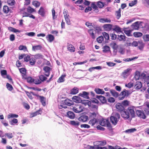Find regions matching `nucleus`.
I'll return each mask as SVG.
<instances>
[{
	"instance_id": "nucleus-1",
	"label": "nucleus",
	"mask_w": 149,
	"mask_h": 149,
	"mask_svg": "<svg viewBox=\"0 0 149 149\" xmlns=\"http://www.w3.org/2000/svg\"><path fill=\"white\" fill-rule=\"evenodd\" d=\"M120 117V115L118 113H116L112 114V115L110 117L111 122L113 125H116Z\"/></svg>"
},
{
	"instance_id": "nucleus-2",
	"label": "nucleus",
	"mask_w": 149,
	"mask_h": 149,
	"mask_svg": "<svg viewBox=\"0 0 149 149\" xmlns=\"http://www.w3.org/2000/svg\"><path fill=\"white\" fill-rule=\"evenodd\" d=\"M131 93L130 91L124 89L119 95L118 99L119 100H123L125 97L129 96Z\"/></svg>"
},
{
	"instance_id": "nucleus-3",
	"label": "nucleus",
	"mask_w": 149,
	"mask_h": 149,
	"mask_svg": "<svg viewBox=\"0 0 149 149\" xmlns=\"http://www.w3.org/2000/svg\"><path fill=\"white\" fill-rule=\"evenodd\" d=\"M100 125L102 126H107L109 128H111V126L108 119L102 118L101 119L99 122Z\"/></svg>"
},
{
	"instance_id": "nucleus-4",
	"label": "nucleus",
	"mask_w": 149,
	"mask_h": 149,
	"mask_svg": "<svg viewBox=\"0 0 149 149\" xmlns=\"http://www.w3.org/2000/svg\"><path fill=\"white\" fill-rule=\"evenodd\" d=\"M126 111L129 113L132 118H134L135 116V111L136 108L134 106L129 107L128 108Z\"/></svg>"
},
{
	"instance_id": "nucleus-5",
	"label": "nucleus",
	"mask_w": 149,
	"mask_h": 149,
	"mask_svg": "<svg viewBox=\"0 0 149 149\" xmlns=\"http://www.w3.org/2000/svg\"><path fill=\"white\" fill-rule=\"evenodd\" d=\"M83 107L80 104H76L73 107V111L76 113H79L83 111Z\"/></svg>"
},
{
	"instance_id": "nucleus-6",
	"label": "nucleus",
	"mask_w": 149,
	"mask_h": 149,
	"mask_svg": "<svg viewBox=\"0 0 149 149\" xmlns=\"http://www.w3.org/2000/svg\"><path fill=\"white\" fill-rule=\"evenodd\" d=\"M136 113L137 115L141 118L145 119L146 118V116L143 111L137 110L136 111Z\"/></svg>"
},
{
	"instance_id": "nucleus-7",
	"label": "nucleus",
	"mask_w": 149,
	"mask_h": 149,
	"mask_svg": "<svg viewBox=\"0 0 149 149\" xmlns=\"http://www.w3.org/2000/svg\"><path fill=\"white\" fill-rule=\"evenodd\" d=\"M116 107L117 111L120 112V113L125 110L124 107L122 104L120 103H118L116 104Z\"/></svg>"
},
{
	"instance_id": "nucleus-8",
	"label": "nucleus",
	"mask_w": 149,
	"mask_h": 149,
	"mask_svg": "<svg viewBox=\"0 0 149 149\" xmlns=\"http://www.w3.org/2000/svg\"><path fill=\"white\" fill-rule=\"evenodd\" d=\"M89 93L88 92L84 91L82 93H80L79 95L84 98L89 99L90 98L89 97Z\"/></svg>"
},
{
	"instance_id": "nucleus-9",
	"label": "nucleus",
	"mask_w": 149,
	"mask_h": 149,
	"mask_svg": "<svg viewBox=\"0 0 149 149\" xmlns=\"http://www.w3.org/2000/svg\"><path fill=\"white\" fill-rule=\"evenodd\" d=\"M112 25L110 24H105L103 26V28L104 31H109L112 29Z\"/></svg>"
},
{
	"instance_id": "nucleus-10",
	"label": "nucleus",
	"mask_w": 149,
	"mask_h": 149,
	"mask_svg": "<svg viewBox=\"0 0 149 149\" xmlns=\"http://www.w3.org/2000/svg\"><path fill=\"white\" fill-rule=\"evenodd\" d=\"M121 116L122 117L126 119H128L130 117L129 113L127 111L125 110L120 113Z\"/></svg>"
},
{
	"instance_id": "nucleus-11",
	"label": "nucleus",
	"mask_w": 149,
	"mask_h": 149,
	"mask_svg": "<svg viewBox=\"0 0 149 149\" xmlns=\"http://www.w3.org/2000/svg\"><path fill=\"white\" fill-rule=\"evenodd\" d=\"M45 72V75L47 77H48L50 74V71L51 70V68L48 66H45L43 68Z\"/></svg>"
},
{
	"instance_id": "nucleus-12",
	"label": "nucleus",
	"mask_w": 149,
	"mask_h": 149,
	"mask_svg": "<svg viewBox=\"0 0 149 149\" xmlns=\"http://www.w3.org/2000/svg\"><path fill=\"white\" fill-rule=\"evenodd\" d=\"M131 70V69L129 68L125 70L122 73V76L125 78H127V77L130 74V71Z\"/></svg>"
},
{
	"instance_id": "nucleus-13",
	"label": "nucleus",
	"mask_w": 149,
	"mask_h": 149,
	"mask_svg": "<svg viewBox=\"0 0 149 149\" xmlns=\"http://www.w3.org/2000/svg\"><path fill=\"white\" fill-rule=\"evenodd\" d=\"M88 119V116L85 115L81 116L78 119L79 121L83 122L87 121Z\"/></svg>"
},
{
	"instance_id": "nucleus-14",
	"label": "nucleus",
	"mask_w": 149,
	"mask_h": 149,
	"mask_svg": "<svg viewBox=\"0 0 149 149\" xmlns=\"http://www.w3.org/2000/svg\"><path fill=\"white\" fill-rule=\"evenodd\" d=\"M20 72L22 74V78H26L27 76L26 70L25 68H22L19 69Z\"/></svg>"
},
{
	"instance_id": "nucleus-15",
	"label": "nucleus",
	"mask_w": 149,
	"mask_h": 149,
	"mask_svg": "<svg viewBox=\"0 0 149 149\" xmlns=\"http://www.w3.org/2000/svg\"><path fill=\"white\" fill-rule=\"evenodd\" d=\"M96 98L99 99L102 104L107 103V100L106 98L102 95H97Z\"/></svg>"
},
{
	"instance_id": "nucleus-16",
	"label": "nucleus",
	"mask_w": 149,
	"mask_h": 149,
	"mask_svg": "<svg viewBox=\"0 0 149 149\" xmlns=\"http://www.w3.org/2000/svg\"><path fill=\"white\" fill-rule=\"evenodd\" d=\"M140 24L139 22H136L132 24L131 27L132 29L135 30H137L140 28Z\"/></svg>"
},
{
	"instance_id": "nucleus-17",
	"label": "nucleus",
	"mask_w": 149,
	"mask_h": 149,
	"mask_svg": "<svg viewBox=\"0 0 149 149\" xmlns=\"http://www.w3.org/2000/svg\"><path fill=\"white\" fill-rule=\"evenodd\" d=\"M38 13L42 17H44L45 15V10L42 7H41L38 11Z\"/></svg>"
},
{
	"instance_id": "nucleus-18",
	"label": "nucleus",
	"mask_w": 149,
	"mask_h": 149,
	"mask_svg": "<svg viewBox=\"0 0 149 149\" xmlns=\"http://www.w3.org/2000/svg\"><path fill=\"white\" fill-rule=\"evenodd\" d=\"M67 48L68 50L70 52H74L75 51V48L71 44L68 43L67 44Z\"/></svg>"
},
{
	"instance_id": "nucleus-19",
	"label": "nucleus",
	"mask_w": 149,
	"mask_h": 149,
	"mask_svg": "<svg viewBox=\"0 0 149 149\" xmlns=\"http://www.w3.org/2000/svg\"><path fill=\"white\" fill-rule=\"evenodd\" d=\"M46 38L47 40L49 42H51L53 41L54 40V36L51 34L47 35Z\"/></svg>"
},
{
	"instance_id": "nucleus-20",
	"label": "nucleus",
	"mask_w": 149,
	"mask_h": 149,
	"mask_svg": "<svg viewBox=\"0 0 149 149\" xmlns=\"http://www.w3.org/2000/svg\"><path fill=\"white\" fill-rule=\"evenodd\" d=\"M73 100L76 103H79L81 102L82 100L81 98L79 96H74L72 98Z\"/></svg>"
},
{
	"instance_id": "nucleus-21",
	"label": "nucleus",
	"mask_w": 149,
	"mask_h": 149,
	"mask_svg": "<svg viewBox=\"0 0 149 149\" xmlns=\"http://www.w3.org/2000/svg\"><path fill=\"white\" fill-rule=\"evenodd\" d=\"M3 12L5 14H8L9 12H12L11 10L9 8V7L6 5L4 6H3Z\"/></svg>"
},
{
	"instance_id": "nucleus-22",
	"label": "nucleus",
	"mask_w": 149,
	"mask_h": 149,
	"mask_svg": "<svg viewBox=\"0 0 149 149\" xmlns=\"http://www.w3.org/2000/svg\"><path fill=\"white\" fill-rule=\"evenodd\" d=\"M67 116L70 119H73L75 118V115L73 112L69 111L67 113Z\"/></svg>"
},
{
	"instance_id": "nucleus-23",
	"label": "nucleus",
	"mask_w": 149,
	"mask_h": 149,
	"mask_svg": "<svg viewBox=\"0 0 149 149\" xmlns=\"http://www.w3.org/2000/svg\"><path fill=\"white\" fill-rule=\"evenodd\" d=\"M70 123L72 125L75 127H78L80 125V123L79 121L77 120H71L70 121Z\"/></svg>"
},
{
	"instance_id": "nucleus-24",
	"label": "nucleus",
	"mask_w": 149,
	"mask_h": 149,
	"mask_svg": "<svg viewBox=\"0 0 149 149\" xmlns=\"http://www.w3.org/2000/svg\"><path fill=\"white\" fill-rule=\"evenodd\" d=\"M99 21L100 22L103 23H110L111 22L110 19L107 18H100L99 19Z\"/></svg>"
},
{
	"instance_id": "nucleus-25",
	"label": "nucleus",
	"mask_w": 149,
	"mask_h": 149,
	"mask_svg": "<svg viewBox=\"0 0 149 149\" xmlns=\"http://www.w3.org/2000/svg\"><path fill=\"white\" fill-rule=\"evenodd\" d=\"M38 99L40 100V101L42 103V104L43 106L45 105L46 104L45 102V98L43 96H41L39 95L38 97Z\"/></svg>"
},
{
	"instance_id": "nucleus-26",
	"label": "nucleus",
	"mask_w": 149,
	"mask_h": 149,
	"mask_svg": "<svg viewBox=\"0 0 149 149\" xmlns=\"http://www.w3.org/2000/svg\"><path fill=\"white\" fill-rule=\"evenodd\" d=\"M142 86V84L141 82L137 81L134 87L136 89H139Z\"/></svg>"
},
{
	"instance_id": "nucleus-27",
	"label": "nucleus",
	"mask_w": 149,
	"mask_h": 149,
	"mask_svg": "<svg viewBox=\"0 0 149 149\" xmlns=\"http://www.w3.org/2000/svg\"><path fill=\"white\" fill-rule=\"evenodd\" d=\"M110 91L111 93V94L114 97H117L118 96L119 97V95L118 93L116 91L113 89H111Z\"/></svg>"
},
{
	"instance_id": "nucleus-28",
	"label": "nucleus",
	"mask_w": 149,
	"mask_h": 149,
	"mask_svg": "<svg viewBox=\"0 0 149 149\" xmlns=\"http://www.w3.org/2000/svg\"><path fill=\"white\" fill-rule=\"evenodd\" d=\"M95 92L97 94H103L104 93V91L103 89L99 88H95L94 90Z\"/></svg>"
},
{
	"instance_id": "nucleus-29",
	"label": "nucleus",
	"mask_w": 149,
	"mask_h": 149,
	"mask_svg": "<svg viewBox=\"0 0 149 149\" xmlns=\"http://www.w3.org/2000/svg\"><path fill=\"white\" fill-rule=\"evenodd\" d=\"M79 92V89L77 87H74L71 90L70 93L72 94L75 95Z\"/></svg>"
},
{
	"instance_id": "nucleus-30",
	"label": "nucleus",
	"mask_w": 149,
	"mask_h": 149,
	"mask_svg": "<svg viewBox=\"0 0 149 149\" xmlns=\"http://www.w3.org/2000/svg\"><path fill=\"white\" fill-rule=\"evenodd\" d=\"M97 122L96 118H93L91 119L89 121L88 123L91 126L94 125Z\"/></svg>"
},
{
	"instance_id": "nucleus-31",
	"label": "nucleus",
	"mask_w": 149,
	"mask_h": 149,
	"mask_svg": "<svg viewBox=\"0 0 149 149\" xmlns=\"http://www.w3.org/2000/svg\"><path fill=\"white\" fill-rule=\"evenodd\" d=\"M81 102L85 105H88L89 107L91 106V102L88 100H82Z\"/></svg>"
},
{
	"instance_id": "nucleus-32",
	"label": "nucleus",
	"mask_w": 149,
	"mask_h": 149,
	"mask_svg": "<svg viewBox=\"0 0 149 149\" xmlns=\"http://www.w3.org/2000/svg\"><path fill=\"white\" fill-rule=\"evenodd\" d=\"M71 102H72V100L67 99L64 101L63 103L65 105L70 106L72 104L71 103Z\"/></svg>"
},
{
	"instance_id": "nucleus-33",
	"label": "nucleus",
	"mask_w": 149,
	"mask_h": 149,
	"mask_svg": "<svg viewBox=\"0 0 149 149\" xmlns=\"http://www.w3.org/2000/svg\"><path fill=\"white\" fill-rule=\"evenodd\" d=\"M113 31H115L117 33H119L122 32L121 29L118 26L116 25L112 29Z\"/></svg>"
},
{
	"instance_id": "nucleus-34",
	"label": "nucleus",
	"mask_w": 149,
	"mask_h": 149,
	"mask_svg": "<svg viewBox=\"0 0 149 149\" xmlns=\"http://www.w3.org/2000/svg\"><path fill=\"white\" fill-rule=\"evenodd\" d=\"M91 7L95 9L96 12H98V10L97 9V7L95 2H93L91 4Z\"/></svg>"
},
{
	"instance_id": "nucleus-35",
	"label": "nucleus",
	"mask_w": 149,
	"mask_h": 149,
	"mask_svg": "<svg viewBox=\"0 0 149 149\" xmlns=\"http://www.w3.org/2000/svg\"><path fill=\"white\" fill-rule=\"evenodd\" d=\"M18 117V116L15 113H10L7 116V118L8 119H10L12 118H17Z\"/></svg>"
},
{
	"instance_id": "nucleus-36",
	"label": "nucleus",
	"mask_w": 149,
	"mask_h": 149,
	"mask_svg": "<svg viewBox=\"0 0 149 149\" xmlns=\"http://www.w3.org/2000/svg\"><path fill=\"white\" fill-rule=\"evenodd\" d=\"M18 49L20 50H23L24 52H28L27 47L25 46L20 45L18 47Z\"/></svg>"
},
{
	"instance_id": "nucleus-37",
	"label": "nucleus",
	"mask_w": 149,
	"mask_h": 149,
	"mask_svg": "<svg viewBox=\"0 0 149 149\" xmlns=\"http://www.w3.org/2000/svg\"><path fill=\"white\" fill-rule=\"evenodd\" d=\"M143 30V31H146L149 30V24L148 23H145L143 26L142 27Z\"/></svg>"
},
{
	"instance_id": "nucleus-38",
	"label": "nucleus",
	"mask_w": 149,
	"mask_h": 149,
	"mask_svg": "<svg viewBox=\"0 0 149 149\" xmlns=\"http://www.w3.org/2000/svg\"><path fill=\"white\" fill-rule=\"evenodd\" d=\"M42 48V47L40 45L34 46L32 47V50L34 51L40 50Z\"/></svg>"
},
{
	"instance_id": "nucleus-39",
	"label": "nucleus",
	"mask_w": 149,
	"mask_h": 149,
	"mask_svg": "<svg viewBox=\"0 0 149 149\" xmlns=\"http://www.w3.org/2000/svg\"><path fill=\"white\" fill-rule=\"evenodd\" d=\"M121 11L120 8H119L118 11L116 12V15L117 19H119L121 17Z\"/></svg>"
},
{
	"instance_id": "nucleus-40",
	"label": "nucleus",
	"mask_w": 149,
	"mask_h": 149,
	"mask_svg": "<svg viewBox=\"0 0 149 149\" xmlns=\"http://www.w3.org/2000/svg\"><path fill=\"white\" fill-rule=\"evenodd\" d=\"M32 3L33 5L36 7H39L40 4V3L37 1H33Z\"/></svg>"
},
{
	"instance_id": "nucleus-41",
	"label": "nucleus",
	"mask_w": 149,
	"mask_h": 149,
	"mask_svg": "<svg viewBox=\"0 0 149 149\" xmlns=\"http://www.w3.org/2000/svg\"><path fill=\"white\" fill-rule=\"evenodd\" d=\"M103 49V52L104 53H107L110 51V48L107 46H104Z\"/></svg>"
},
{
	"instance_id": "nucleus-42",
	"label": "nucleus",
	"mask_w": 149,
	"mask_h": 149,
	"mask_svg": "<svg viewBox=\"0 0 149 149\" xmlns=\"http://www.w3.org/2000/svg\"><path fill=\"white\" fill-rule=\"evenodd\" d=\"M40 111L38 110L36 112L31 113L30 115V117L32 118L35 116L37 115H38L39 114H41V113H40Z\"/></svg>"
},
{
	"instance_id": "nucleus-43",
	"label": "nucleus",
	"mask_w": 149,
	"mask_h": 149,
	"mask_svg": "<svg viewBox=\"0 0 149 149\" xmlns=\"http://www.w3.org/2000/svg\"><path fill=\"white\" fill-rule=\"evenodd\" d=\"M138 45L139 49L141 50H142L144 47V44L142 41H139Z\"/></svg>"
},
{
	"instance_id": "nucleus-44",
	"label": "nucleus",
	"mask_w": 149,
	"mask_h": 149,
	"mask_svg": "<svg viewBox=\"0 0 149 149\" xmlns=\"http://www.w3.org/2000/svg\"><path fill=\"white\" fill-rule=\"evenodd\" d=\"M24 78L25 79H26L27 82L29 83H33L34 79L33 78L31 77H27V76H26V78Z\"/></svg>"
},
{
	"instance_id": "nucleus-45",
	"label": "nucleus",
	"mask_w": 149,
	"mask_h": 149,
	"mask_svg": "<svg viewBox=\"0 0 149 149\" xmlns=\"http://www.w3.org/2000/svg\"><path fill=\"white\" fill-rule=\"evenodd\" d=\"M8 30L10 31L13 32L14 33L16 32H19L20 33V31L12 27H10L8 28Z\"/></svg>"
},
{
	"instance_id": "nucleus-46",
	"label": "nucleus",
	"mask_w": 149,
	"mask_h": 149,
	"mask_svg": "<svg viewBox=\"0 0 149 149\" xmlns=\"http://www.w3.org/2000/svg\"><path fill=\"white\" fill-rule=\"evenodd\" d=\"M65 77V75H61L58 79L57 82L58 83H61L64 81V78Z\"/></svg>"
},
{
	"instance_id": "nucleus-47",
	"label": "nucleus",
	"mask_w": 149,
	"mask_h": 149,
	"mask_svg": "<svg viewBox=\"0 0 149 149\" xmlns=\"http://www.w3.org/2000/svg\"><path fill=\"white\" fill-rule=\"evenodd\" d=\"M18 122V120L15 118H14L11 120L9 121V123L11 125H14L15 124H17Z\"/></svg>"
},
{
	"instance_id": "nucleus-48",
	"label": "nucleus",
	"mask_w": 149,
	"mask_h": 149,
	"mask_svg": "<svg viewBox=\"0 0 149 149\" xmlns=\"http://www.w3.org/2000/svg\"><path fill=\"white\" fill-rule=\"evenodd\" d=\"M39 78L40 80L41 81V83L45 81L47 78L43 75H41L39 76Z\"/></svg>"
},
{
	"instance_id": "nucleus-49",
	"label": "nucleus",
	"mask_w": 149,
	"mask_h": 149,
	"mask_svg": "<svg viewBox=\"0 0 149 149\" xmlns=\"http://www.w3.org/2000/svg\"><path fill=\"white\" fill-rule=\"evenodd\" d=\"M35 58L36 59H42L44 56L42 54H38L35 55Z\"/></svg>"
},
{
	"instance_id": "nucleus-50",
	"label": "nucleus",
	"mask_w": 149,
	"mask_h": 149,
	"mask_svg": "<svg viewBox=\"0 0 149 149\" xmlns=\"http://www.w3.org/2000/svg\"><path fill=\"white\" fill-rule=\"evenodd\" d=\"M30 64L31 65H34L36 63V60L35 58H30L29 61Z\"/></svg>"
},
{
	"instance_id": "nucleus-51",
	"label": "nucleus",
	"mask_w": 149,
	"mask_h": 149,
	"mask_svg": "<svg viewBox=\"0 0 149 149\" xmlns=\"http://www.w3.org/2000/svg\"><path fill=\"white\" fill-rule=\"evenodd\" d=\"M133 35L135 37H139L142 36L143 34L139 32H135L133 33Z\"/></svg>"
},
{
	"instance_id": "nucleus-52",
	"label": "nucleus",
	"mask_w": 149,
	"mask_h": 149,
	"mask_svg": "<svg viewBox=\"0 0 149 149\" xmlns=\"http://www.w3.org/2000/svg\"><path fill=\"white\" fill-rule=\"evenodd\" d=\"M102 35L106 40H107L109 39V36L108 33L104 32L102 33Z\"/></svg>"
},
{
	"instance_id": "nucleus-53",
	"label": "nucleus",
	"mask_w": 149,
	"mask_h": 149,
	"mask_svg": "<svg viewBox=\"0 0 149 149\" xmlns=\"http://www.w3.org/2000/svg\"><path fill=\"white\" fill-rule=\"evenodd\" d=\"M27 11L29 13H32L35 11V10L31 6H29L27 9Z\"/></svg>"
},
{
	"instance_id": "nucleus-54",
	"label": "nucleus",
	"mask_w": 149,
	"mask_h": 149,
	"mask_svg": "<svg viewBox=\"0 0 149 149\" xmlns=\"http://www.w3.org/2000/svg\"><path fill=\"white\" fill-rule=\"evenodd\" d=\"M136 130L134 128H133L131 129H128L126 130L125 132L127 133H131L134 132L135 131H136Z\"/></svg>"
},
{
	"instance_id": "nucleus-55",
	"label": "nucleus",
	"mask_w": 149,
	"mask_h": 149,
	"mask_svg": "<svg viewBox=\"0 0 149 149\" xmlns=\"http://www.w3.org/2000/svg\"><path fill=\"white\" fill-rule=\"evenodd\" d=\"M104 40L103 37L102 36H99L97 39V40L99 43H101L102 41Z\"/></svg>"
},
{
	"instance_id": "nucleus-56",
	"label": "nucleus",
	"mask_w": 149,
	"mask_h": 149,
	"mask_svg": "<svg viewBox=\"0 0 149 149\" xmlns=\"http://www.w3.org/2000/svg\"><path fill=\"white\" fill-rule=\"evenodd\" d=\"M88 32L89 33L92 38L93 39H95V36L94 33L92 31V29L88 30Z\"/></svg>"
},
{
	"instance_id": "nucleus-57",
	"label": "nucleus",
	"mask_w": 149,
	"mask_h": 149,
	"mask_svg": "<svg viewBox=\"0 0 149 149\" xmlns=\"http://www.w3.org/2000/svg\"><path fill=\"white\" fill-rule=\"evenodd\" d=\"M97 6L100 8H102L104 6V3L102 2L98 1L97 3Z\"/></svg>"
},
{
	"instance_id": "nucleus-58",
	"label": "nucleus",
	"mask_w": 149,
	"mask_h": 149,
	"mask_svg": "<svg viewBox=\"0 0 149 149\" xmlns=\"http://www.w3.org/2000/svg\"><path fill=\"white\" fill-rule=\"evenodd\" d=\"M6 86L7 88L9 90L11 91L13 90V88L12 86L8 83H7Z\"/></svg>"
},
{
	"instance_id": "nucleus-59",
	"label": "nucleus",
	"mask_w": 149,
	"mask_h": 149,
	"mask_svg": "<svg viewBox=\"0 0 149 149\" xmlns=\"http://www.w3.org/2000/svg\"><path fill=\"white\" fill-rule=\"evenodd\" d=\"M34 84H38L41 83V81L38 78L33 79V82Z\"/></svg>"
},
{
	"instance_id": "nucleus-60",
	"label": "nucleus",
	"mask_w": 149,
	"mask_h": 149,
	"mask_svg": "<svg viewBox=\"0 0 149 149\" xmlns=\"http://www.w3.org/2000/svg\"><path fill=\"white\" fill-rule=\"evenodd\" d=\"M137 3L136 0L132 1L131 2L129 3V6L130 7H132L134 5L136 4Z\"/></svg>"
},
{
	"instance_id": "nucleus-61",
	"label": "nucleus",
	"mask_w": 149,
	"mask_h": 149,
	"mask_svg": "<svg viewBox=\"0 0 149 149\" xmlns=\"http://www.w3.org/2000/svg\"><path fill=\"white\" fill-rule=\"evenodd\" d=\"M124 32L127 36H132L131 34V31L130 30H125Z\"/></svg>"
},
{
	"instance_id": "nucleus-62",
	"label": "nucleus",
	"mask_w": 149,
	"mask_h": 149,
	"mask_svg": "<svg viewBox=\"0 0 149 149\" xmlns=\"http://www.w3.org/2000/svg\"><path fill=\"white\" fill-rule=\"evenodd\" d=\"M30 56L28 55H26L25 54V56L24 57V61L27 62L29 61L30 58Z\"/></svg>"
},
{
	"instance_id": "nucleus-63",
	"label": "nucleus",
	"mask_w": 149,
	"mask_h": 149,
	"mask_svg": "<svg viewBox=\"0 0 149 149\" xmlns=\"http://www.w3.org/2000/svg\"><path fill=\"white\" fill-rule=\"evenodd\" d=\"M143 39L145 41H149V35H144L143 36Z\"/></svg>"
},
{
	"instance_id": "nucleus-64",
	"label": "nucleus",
	"mask_w": 149,
	"mask_h": 149,
	"mask_svg": "<svg viewBox=\"0 0 149 149\" xmlns=\"http://www.w3.org/2000/svg\"><path fill=\"white\" fill-rule=\"evenodd\" d=\"M125 36L123 35H118V39L120 41L123 40L125 39Z\"/></svg>"
}]
</instances>
